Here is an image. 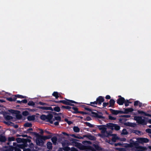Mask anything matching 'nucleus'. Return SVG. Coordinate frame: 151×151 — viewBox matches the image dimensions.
I'll use <instances>...</instances> for the list:
<instances>
[{"instance_id":"2f4dec72","label":"nucleus","mask_w":151,"mask_h":151,"mask_svg":"<svg viewBox=\"0 0 151 151\" xmlns=\"http://www.w3.org/2000/svg\"><path fill=\"white\" fill-rule=\"evenodd\" d=\"M54 134H50L47 136H43L44 138L46 140L48 139L51 138Z\"/></svg>"},{"instance_id":"680f3d73","label":"nucleus","mask_w":151,"mask_h":151,"mask_svg":"<svg viewBox=\"0 0 151 151\" xmlns=\"http://www.w3.org/2000/svg\"><path fill=\"white\" fill-rule=\"evenodd\" d=\"M139 101H136L134 102V106H138L139 104Z\"/></svg>"},{"instance_id":"aec40b11","label":"nucleus","mask_w":151,"mask_h":151,"mask_svg":"<svg viewBox=\"0 0 151 151\" xmlns=\"http://www.w3.org/2000/svg\"><path fill=\"white\" fill-rule=\"evenodd\" d=\"M27 119L29 121H34L35 119V116L33 115L32 116H28L27 117Z\"/></svg>"},{"instance_id":"c03bdc74","label":"nucleus","mask_w":151,"mask_h":151,"mask_svg":"<svg viewBox=\"0 0 151 151\" xmlns=\"http://www.w3.org/2000/svg\"><path fill=\"white\" fill-rule=\"evenodd\" d=\"M63 150L65 151H69L70 150V148L68 146H66L63 148Z\"/></svg>"},{"instance_id":"a19ab883","label":"nucleus","mask_w":151,"mask_h":151,"mask_svg":"<svg viewBox=\"0 0 151 151\" xmlns=\"http://www.w3.org/2000/svg\"><path fill=\"white\" fill-rule=\"evenodd\" d=\"M61 108L63 109H68L69 110H70V109L72 108V107H71L69 106H62Z\"/></svg>"},{"instance_id":"dca6fc26","label":"nucleus","mask_w":151,"mask_h":151,"mask_svg":"<svg viewBox=\"0 0 151 151\" xmlns=\"http://www.w3.org/2000/svg\"><path fill=\"white\" fill-rule=\"evenodd\" d=\"M115 101L113 99H111L109 101V107H111L112 108H114V106Z\"/></svg>"},{"instance_id":"49530a36","label":"nucleus","mask_w":151,"mask_h":151,"mask_svg":"<svg viewBox=\"0 0 151 151\" xmlns=\"http://www.w3.org/2000/svg\"><path fill=\"white\" fill-rule=\"evenodd\" d=\"M82 107L84 108V109L88 111H92V109H91L87 107L85 105L83 106Z\"/></svg>"},{"instance_id":"c85d7f7f","label":"nucleus","mask_w":151,"mask_h":151,"mask_svg":"<svg viewBox=\"0 0 151 151\" xmlns=\"http://www.w3.org/2000/svg\"><path fill=\"white\" fill-rule=\"evenodd\" d=\"M73 130L75 132H80V128L77 126H74L73 127Z\"/></svg>"},{"instance_id":"4c0bfd02","label":"nucleus","mask_w":151,"mask_h":151,"mask_svg":"<svg viewBox=\"0 0 151 151\" xmlns=\"http://www.w3.org/2000/svg\"><path fill=\"white\" fill-rule=\"evenodd\" d=\"M128 134V132L126 129H123L122 130V134L124 135H127Z\"/></svg>"},{"instance_id":"e2e57ef3","label":"nucleus","mask_w":151,"mask_h":151,"mask_svg":"<svg viewBox=\"0 0 151 151\" xmlns=\"http://www.w3.org/2000/svg\"><path fill=\"white\" fill-rule=\"evenodd\" d=\"M27 109L29 111H32V112H35L36 111L37 109Z\"/></svg>"},{"instance_id":"c756f323","label":"nucleus","mask_w":151,"mask_h":151,"mask_svg":"<svg viewBox=\"0 0 151 151\" xmlns=\"http://www.w3.org/2000/svg\"><path fill=\"white\" fill-rule=\"evenodd\" d=\"M120 127L119 125H117L116 124H114V129L115 130L118 131L120 129Z\"/></svg>"},{"instance_id":"6e6d98bb","label":"nucleus","mask_w":151,"mask_h":151,"mask_svg":"<svg viewBox=\"0 0 151 151\" xmlns=\"http://www.w3.org/2000/svg\"><path fill=\"white\" fill-rule=\"evenodd\" d=\"M137 112L139 114H141L144 115L145 113V112L143 111L139 110H138L137 111Z\"/></svg>"},{"instance_id":"f704fd0d","label":"nucleus","mask_w":151,"mask_h":151,"mask_svg":"<svg viewBox=\"0 0 151 151\" xmlns=\"http://www.w3.org/2000/svg\"><path fill=\"white\" fill-rule=\"evenodd\" d=\"M27 104L29 106H33V107H35V103L33 101H29Z\"/></svg>"},{"instance_id":"423d86ee","label":"nucleus","mask_w":151,"mask_h":151,"mask_svg":"<svg viewBox=\"0 0 151 151\" xmlns=\"http://www.w3.org/2000/svg\"><path fill=\"white\" fill-rule=\"evenodd\" d=\"M22 96L19 94L12 95V97L6 98V100L10 102L14 101H16L17 98L22 99Z\"/></svg>"},{"instance_id":"09e8293b","label":"nucleus","mask_w":151,"mask_h":151,"mask_svg":"<svg viewBox=\"0 0 151 151\" xmlns=\"http://www.w3.org/2000/svg\"><path fill=\"white\" fill-rule=\"evenodd\" d=\"M22 114L24 116H27L29 114V112L27 111H24L22 112Z\"/></svg>"},{"instance_id":"338daca9","label":"nucleus","mask_w":151,"mask_h":151,"mask_svg":"<svg viewBox=\"0 0 151 151\" xmlns=\"http://www.w3.org/2000/svg\"><path fill=\"white\" fill-rule=\"evenodd\" d=\"M146 132L150 134H151V129H147L146 130Z\"/></svg>"},{"instance_id":"0eeeda50","label":"nucleus","mask_w":151,"mask_h":151,"mask_svg":"<svg viewBox=\"0 0 151 151\" xmlns=\"http://www.w3.org/2000/svg\"><path fill=\"white\" fill-rule=\"evenodd\" d=\"M9 111L12 113L16 114V117L18 119H21L22 117V115L20 114V111L11 109L9 110Z\"/></svg>"},{"instance_id":"58836bf2","label":"nucleus","mask_w":151,"mask_h":151,"mask_svg":"<svg viewBox=\"0 0 151 151\" xmlns=\"http://www.w3.org/2000/svg\"><path fill=\"white\" fill-rule=\"evenodd\" d=\"M119 122L121 123H123V122H126L127 119L125 118H120L119 119Z\"/></svg>"},{"instance_id":"8fccbe9b","label":"nucleus","mask_w":151,"mask_h":151,"mask_svg":"<svg viewBox=\"0 0 151 151\" xmlns=\"http://www.w3.org/2000/svg\"><path fill=\"white\" fill-rule=\"evenodd\" d=\"M71 136L73 137H74L75 138H78L79 139H83V137H79L78 136H77L76 135L74 134H72L71 135Z\"/></svg>"},{"instance_id":"774afa93","label":"nucleus","mask_w":151,"mask_h":151,"mask_svg":"<svg viewBox=\"0 0 151 151\" xmlns=\"http://www.w3.org/2000/svg\"><path fill=\"white\" fill-rule=\"evenodd\" d=\"M71 151H78V150L76 148L72 147L71 148Z\"/></svg>"},{"instance_id":"f8f14e48","label":"nucleus","mask_w":151,"mask_h":151,"mask_svg":"<svg viewBox=\"0 0 151 151\" xmlns=\"http://www.w3.org/2000/svg\"><path fill=\"white\" fill-rule=\"evenodd\" d=\"M37 108L40 109H42L43 110H50L51 111H53V109L51 107H45L37 106Z\"/></svg>"},{"instance_id":"39448f33","label":"nucleus","mask_w":151,"mask_h":151,"mask_svg":"<svg viewBox=\"0 0 151 151\" xmlns=\"http://www.w3.org/2000/svg\"><path fill=\"white\" fill-rule=\"evenodd\" d=\"M97 127L99 130H101L102 133L101 136L104 137H106L107 136L104 134L106 132L107 129L106 127V125H97Z\"/></svg>"},{"instance_id":"ea45409f","label":"nucleus","mask_w":151,"mask_h":151,"mask_svg":"<svg viewBox=\"0 0 151 151\" xmlns=\"http://www.w3.org/2000/svg\"><path fill=\"white\" fill-rule=\"evenodd\" d=\"M27 145L26 144H23L20 145L19 146V148H20L21 149H23L24 150V149H25V147H27Z\"/></svg>"},{"instance_id":"20e7f679","label":"nucleus","mask_w":151,"mask_h":151,"mask_svg":"<svg viewBox=\"0 0 151 151\" xmlns=\"http://www.w3.org/2000/svg\"><path fill=\"white\" fill-rule=\"evenodd\" d=\"M66 100H59L60 103H62L66 105H69V106H74V104H71L74 103L76 104H78V103L77 102H76L72 100H70L69 99H65Z\"/></svg>"},{"instance_id":"bb28decb","label":"nucleus","mask_w":151,"mask_h":151,"mask_svg":"<svg viewBox=\"0 0 151 151\" xmlns=\"http://www.w3.org/2000/svg\"><path fill=\"white\" fill-rule=\"evenodd\" d=\"M130 144L132 146H136L137 144L136 142H135L132 139H130Z\"/></svg>"},{"instance_id":"cd10ccee","label":"nucleus","mask_w":151,"mask_h":151,"mask_svg":"<svg viewBox=\"0 0 151 151\" xmlns=\"http://www.w3.org/2000/svg\"><path fill=\"white\" fill-rule=\"evenodd\" d=\"M52 95L55 97L56 99H58L59 97L58 93L57 92H54L52 94Z\"/></svg>"},{"instance_id":"5701e85b","label":"nucleus","mask_w":151,"mask_h":151,"mask_svg":"<svg viewBox=\"0 0 151 151\" xmlns=\"http://www.w3.org/2000/svg\"><path fill=\"white\" fill-rule=\"evenodd\" d=\"M138 151H145L146 149V147H145L139 146L137 148Z\"/></svg>"},{"instance_id":"4d7b16f0","label":"nucleus","mask_w":151,"mask_h":151,"mask_svg":"<svg viewBox=\"0 0 151 151\" xmlns=\"http://www.w3.org/2000/svg\"><path fill=\"white\" fill-rule=\"evenodd\" d=\"M55 119L56 120L59 121H61V117L60 116H55Z\"/></svg>"},{"instance_id":"c9c22d12","label":"nucleus","mask_w":151,"mask_h":151,"mask_svg":"<svg viewBox=\"0 0 151 151\" xmlns=\"http://www.w3.org/2000/svg\"><path fill=\"white\" fill-rule=\"evenodd\" d=\"M53 111L54 110L55 111L59 112L60 111V108L59 106L55 107L53 109Z\"/></svg>"},{"instance_id":"052dcab7","label":"nucleus","mask_w":151,"mask_h":151,"mask_svg":"<svg viewBox=\"0 0 151 151\" xmlns=\"http://www.w3.org/2000/svg\"><path fill=\"white\" fill-rule=\"evenodd\" d=\"M109 104L108 102H104L103 104V107L104 108L108 106Z\"/></svg>"},{"instance_id":"bf43d9fd","label":"nucleus","mask_w":151,"mask_h":151,"mask_svg":"<svg viewBox=\"0 0 151 151\" xmlns=\"http://www.w3.org/2000/svg\"><path fill=\"white\" fill-rule=\"evenodd\" d=\"M117 138L116 137H113L112 138L111 140L112 142H115L116 141V140L117 139Z\"/></svg>"},{"instance_id":"ddd939ff","label":"nucleus","mask_w":151,"mask_h":151,"mask_svg":"<svg viewBox=\"0 0 151 151\" xmlns=\"http://www.w3.org/2000/svg\"><path fill=\"white\" fill-rule=\"evenodd\" d=\"M138 140L141 143H147L149 141L148 139L145 138H139L138 139Z\"/></svg>"},{"instance_id":"0e129e2a","label":"nucleus","mask_w":151,"mask_h":151,"mask_svg":"<svg viewBox=\"0 0 151 151\" xmlns=\"http://www.w3.org/2000/svg\"><path fill=\"white\" fill-rule=\"evenodd\" d=\"M122 145H123V144L120 143H115V144H114V145L115 146H122Z\"/></svg>"},{"instance_id":"603ef678","label":"nucleus","mask_w":151,"mask_h":151,"mask_svg":"<svg viewBox=\"0 0 151 151\" xmlns=\"http://www.w3.org/2000/svg\"><path fill=\"white\" fill-rule=\"evenodd\" d=\"M119 116L120 117L128 118L130 117H131V116L129 115H121L120 116Z\"/></svg>"},{"instance_id":"69168bd1","label":"nucleus","mask_w":151,"mask_h":151,"mask_svg":"<svg viewBox=\"0 0 151 151\" xmlns=\"http://www.w3.org/2000/svg\"><path fill=\"white\" fill-rule=\"evenodd\" d=\"M22 103L26 104L27 102V101L26 99H24L21 101Z\"/></svg>"},{"instance_id":"a211bd4d","label":"nucleus","mask_w":151,"mask_h":151,"mask_svg":"<svg viewBox=\"0 0 151 151\" xmlns=\"http://www.w3.org/2000/svg\"><path fill=\"white\" fill-rule=\"evenodd\" d=\"M83 137H86L88 138L89 139L93 140H95L96 139V138L94 136L91 135H85L83 136Z\"/></svg>"},{"instance_id":"2eb2a0df","label":"nucleus","mask_w":151,"mask_h":151,"mask_svg":"<svg viewBox=\"0 0 151 151\" xmlns=\"http://www.w3.org/2000/svg\"><path fill=\"white\" fill-rule=\"evenodd\" d=\"M114 124L111 123H107L106 124V126L108 129H110L112 130H113L114 129Z\"/></svg>"},{"instance_id":"79ce46f5","label":"nucleus","mask_w":151,"mask_h":151,"mask_svg":"<svg viewBox=\"0 0 151 151\" xmlns=\"http://www.w3.org/2000/svg\"><path fill=\"white\" fill-rule=\"evenodd\" d=\"M46 115L42 114L40 116V118L42 120H46Z\"/></svg>"},{"instance_id":"5fc2aeb1","label":"nucleus","mask_w":151,"mask_h":151,"mask_svg":"<svg viewBox=\"0 0 151 151\" xmlns=\"http://www.w3.org/2000/svg\"><path fill=\"white\" fill-rule=\"evenodd\" d=\"M15 140V138L14 137H9L8 138V141H14Z\"/></svg>"},{"instance_id":"864d4df0","label":"nucleus","mask_w":151,"mask_h":151,"mask_svg":"<svg viewBox=\"0 0 151 151\" xmlns=\"http://www.w3.org/2000/svg\"><path fill=\"white\" fill-rule=\"evenodd\" d=\"M109 119L111 120H116V118L111 115H109Z\"/></svg>"},{"instance_id":"a18cd8bd","label":"nucleus","mask_w":151,"mask_h":151,"mask_svg":"<svg viewBox=\"0 0 151 151\" xmlns=\"http://www.w3.org/2000/svg\"><path fill=\"white\" fill-rule=\"evenodd\" d=\"M4 123L6 124H7L8 125H11V126H13L14 125V123L12 122H4Z\"/></svg>"},{"instance_id":"9b49d317","label":"nucleus","mask_w":151,"mask_h":151,"mask_svg":"<svg viewBox=\"0 0 151 151\" xmlns=\"http://www.w3.org/2000/svg\"><path fill=\"white\" fill-rule=\"evenodd\" d=\"M91 114H93V116L99 119H104L105 117L102 115H99L97 113L91 111Z\"/></svg>"},{"instance_id":"e433bc0d","label":"nucleus","mask_w":151,"mask_h":151,"mask_svg":"<svg viewBox=\"0 0 151 151\" xmlns=\"http://www.w3.org/2000/svg\"><path fill=\"white\" fill-rule=\"evenodd\" d=\"M84 124H85L87 126H88L90 127H93L94 125L90 124L89 122H85Z\"/></svg>"},{"instance_id":"412c9836","label":"nucleus","mask_w":151,"mask_h":151,"mask_svg":"<svg viewBox=\"0 0 151 151\" xmlns=\"http://www.w3.org/2000/svg\"><path fill=\"white\" fill-rule=\"evenodd\" d=\"M47 148L49 150H51L52 149V144L50 142H48L47 143Z\"/></svg>"},{"instance_id":"b1692460","label":"nucleus","mask_w":151,"mask_h":151,"mask_svg":"<svg viewBox=\"0 0 151 151\" xmlns=\"http://www.w3.org/2000/svg\"><path fill=\"white\" fill-rule=\"evenodd\" d=\"M73 106L72 107V109L74 111H72V112L74 114H77L79 113V111H78V108L75 107Z\"/></svg>"},{"instance_id":"1a4fd4ad","label":"nucleus","mask_w":151,"mask_h":151,"mask_svg":"<svg viewBox=\"0 0 151 151\" xmlns=\"http://www.w3.org/2000/svg\"><path fill=\"white\" fill-rule=\"evenodd\" d=\"M53 116L51 114H49L47 115H46V121L47 122H49L50 124H52L53 122L52 121V119L53 118Z\"/></svg>"},{"instance_id":"3c124183","label":"nucleus","mask_w":151,"mask_h":151,"mask_svg":"<svg viewBox=\"0 0 151 151\" xmlns=\"http://www.w3.org/2000/svg\"><path fill=\"white\" fill-rule=\"evenodd\" d=\"M16 140V141L18 143L22 142V139L21 138H17Z\"/></svg>"},{"instance_id":"13d9d810","label":"nucleus","mask_w":151,"mask_h":151,"mask_svg":"<svg viewBox=\"0 0 151 151\" xmlns=\"http://www.w3.org/2000/svg\"><path fill=\"white\" fill-rule=\"evenodd\" d=\"M27 139H24V138H22V142H23L24 143V144H26L27 145H28V144H27Z\"/></svg>"},{"instance_id":"72a5a7b5","label":"nucleus","mask_w":151,"mask_h":151,"mask_svg":"<svg viewBox=\"0 0 151 151\" xmlns=\"http://www.w3.org/2000/svg\"><path fill=\"white\" fill-rule=\"evenodd\" d=\"M6 120H8L12 119L13 118V117L11 116L7 115L4 117Z\"/></svg>"},{"instance_id":"393cba45","label":"nucleus","mask_w":151,"mask_h":151,"mask_svg":"<svg viewBox=\"0 0 151 151\" xmlns=\"http://www.w3.org/2000/svg\"><path fill=\"white\" fill-rule=\"evenodd\" d=\"M51 140L53 144L54 145H56L57 140V137L55 136L51 138Z\"/></svg>"},{"instance_id":"de8ad7c7","label":"nucleus","mask_w":151,"mask_h":151,"mask_svg":"<svg viewBox=\"0 0 151 151\" xmlns=\"http://www.w3.org/2000/svg\"><path fill=\"white\" fill-rule=\"evenodd\" d=\"M115 149L119 151H124L125 150V149L124 148L116 147Z\"/></svg>"},{"instance_id":"6ab92c4d","label":"nucleus","mask_w":151,"mask_h":151,"mask_svg":"<svg viewBox=\"0 0 151 151\" xmlns=\"http://www.w3.org/2000/svg\"><path fill=\"white\" fill-rule=\"evenodd\" d=\"M6 140V137L3 136L2 134L0 135V141L2 142H5Z\"/></svg>"},{"instance_id":"37998d69","label":"nucleus","mask_w":151,"mask_h":151,"mask_svg":"<svg viewBox=\"0 0 151 151\" xmlns=\"http://www.w3.org/2000/svg\"><path fill=\"white\" fill-rule=\"evenodd\" d=\"M131 103V102L129 101L128 100H125V103L124 104L126 106H127L129 105V104Z\"/></svg>"},{"instance_id":"f03ea898","label":"nucleus","mask_w":151,"mask_h":151,"mask_svg":"<svg viewBox=\"0 0 151 151\" xmlns=\"http://www.w3.org/2000/svg\"><path fill=\"white\" fill-rule=\"evenodd\" d=\"M148 119V118L141 116H135L134 117V119L137 121V122L138 124L142 125H146L147 121L146 119Z\"/></svg>"},{"instance_id":"6e6552de","label":"nucleus","mask_w":151,"mask_h":151,"mask_svg":"<svg viewBox=\"0 0 151 151\" xmlns=\"http://www.w3.org/2000/svg\"><path fill=\"white\" fill-rule=\"evenodd\" d=\"M104 101V99L102 96H99L96 99V101L97 104L101 105Z\"/></svg>"},{"instance_id":"4468645a","label":"nucleus","mask_w":151,"mask_h":151,"mask_svg":"<svg viewBox=\"0 0 151 151\" xmlns=\"http://www.w3.org/2000/svg\"><path fill=\"white\" fill-rule=\"evenodd\" d=\"M123 109L124 110V114H127L129 113L130 112H132L134 111V109L132 108H124Z\"/></svg>"},{"instance_id":"f3484780","label":"nucleus","mask_w":151,"mask_h":151,"mask_svg":"<svg viewBox=\"0 0 151 151\" xmlns=\"http://www.w3.org/2000/svg\"><path fill=\"white\" fill-rule=\"evenodd\" d=\"M93 146L95 148L96 150L101 151L102 150V148L100 147L98 144H93Z\"/></svg>"},{"instance_id":"473e14b6","label":"nucleus","mask_w":151,"mask_h":151,"mask_svg":"<svg viewBox=\"0 0 151 151\" xmlns=\"http://www.w3.org/2000/svg\"><path fill=\"white\" fill-rule=\"evenodd\" d=\"M24 126L25 127H32V124L31 123L28 122L26 123L24 125Z\"/></svg>"},{"instance_id":"f257e3e1","label":"nucleus","mask_w":151,"mask_h":151,"mask_svg":"<svg viewBox=\"0 0 151 151\" xmlns=\"http://www.w3.org/2000/svg\"><path fill=\"white\" fill-rule=\"evenodd\" d=\"M33 135L36 137V143L37 145L39 146H42L44 144L45 139L43 135L39 134L36 132H33Z\"/></svg>"},{"instance_id":"7c9ffc66","label":"nucleus","mask_w":151,"mask_h":151,"mask_svg":"<svg viewBox=\"0 0 151 151\" xmlns=\"http://www.w3.org/2000/svg\"><path fill=\"white\" fill-rule=\"evenodd\" d=\"M87 105L91 106H92L97 107V106H95L94 105H97V102L96 101L94 102H91L90 104H87Z\"/></svg>"},{"instance_id":"9d476101","label":"nucleus","mask_w":151,"mask_h":151,"mask_svg":"<svg viewBox=\"0 0 151 151\" xmlns=\"http://www.w3.org/2000/svg\"><path fill=\"white\" fill-rule=\"evenodd\" d=\"M125 99L124 97L118 98L117 101V103L120 105H122L125 103Z\"/></svg>"},{"instance_id":"a878e982","label":"nucleus","mask_w":151,"mask_h":151,"mask_svg":"<svg viewBox=\"0 0 151 151\" xmlns=\"http://www.w3.org/2000/svg\"><path fill=\"white\" fill-rule=\"evenodd\" d=\"M124 125L128 126L131 127H134V124L133 123L131 122H125L124 124Z\"/></svg>"},{"instance_id":"7ed1b4c3","label":"nucleus","mask_w":151,"mask_h":151,"mask_svg":"<svg viewBox=\"0 0 151 151\" xmlns=\"http://www.w3.org/2000/svg\"><path fill=\"white\" fill-rule=\"evenodd\" d=\"M77 140L75 139L72 138L71 140V141L73 143H75L76 145V146L79 147V148L80 150H85L88 149V146H87L82 145L79 142H77Z\"/></svg>"},{"instance_id":"4be33fe9","label":"nucleus","mask_w":151,"mask_h":151,"mask_svg":"<svg viewBox=\"0 0 151 151\" xmlns=\"http://www.w3.org/2000/svg\"><path fill=\"white\" fill-rule=\"evenodd\" d=\"M109 110L113 114L116 115L118 114V110H115L112 109H110Z\"/></svg>"}]
</instances>
